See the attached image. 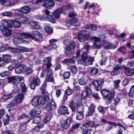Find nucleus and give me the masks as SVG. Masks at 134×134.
<instances>
[{
    "instance_id": "4d7b16f0",
    "label": "nucleus",
    "mask_w": 134,
    "mask_h": 134,
    "mask_svg": "<svg viewBox=\"0 0 134 134\" xmlns=\"http://www.w3.org/2000/svg\"><path fill=\"white\" fill-rule=\"evenodd\" d=\"M111 75L113 76L116 75L117 74V66H116L114 68L113 70L111 72Z\"/></svg>"
},
{
    "instance_id": "bb28decb",
    "label": "nucleus",
    "mask_w": 134,
    "mask_h": 134,
    "mask_svg": "<svg viewBox=\"0 0 134 134\" xmlns=\"http://www.w3.org/2000/svg\"><path fill=\"white\" fill-rule=\"evenodd\" d=\"M41 113V108L36 107L33 110L30 112V114L31 116H33L34 115H38Z\"/></svg>"
},
{
    "instance_id": "ddd939ff",
    "label": "nucleus",
    "mask_w": 134,
    "mask_h": 134,
    "mask_svg": "<svg viewBox=\"0 0 134 134\" xmlns=\"http://www.w3.org/2000/svg\"><path fill=\"white\" fill-rule=\"evenodd\" d=\"M71 120V118H68L66 120H62L60 125V127L64 129H67L70 125Z\"/></svg>"
},
{
    "instance_id": "774afa93",
    "label": "nucleus",
    "mask_w": 134,
    "mask_h": 134,
    "mask_svg": "<svg viewBox=\"0 0 134 134\" xmlns=\"http://www.w3.org/2000/svg\"><path fill=\"white\" fill-rule=\"evenodd\" d=\"M71 72L74 74H75L77 71V70L76 67L74 65L71 66Z\"/></svg>"
},
{
    "instance_id": "5701e85b",
    "label": "nucleus",
    "mask_w": 134,
    "mask_h": 134,
    "mask_svg": "<svg viewBox=\"0 0 134 134\" xmlns=\"http://www.w3.org/2000/svg\"><path fill=\"white\" fill-rule=\"evenodd\" d=\"M17 19L20 22L24 24H26L30 23L28 19L25 16L22 15H20V16L18 17L17 18Z\"/></svg>"
},
{
    "instance_id": "9b49d317",
    "label": "nucleus",
    "mask_w": 134,
    "mask_h": 134,
    "mask_svg": "<svg viewBox=\"0 0 134 134\" xmlns=\"http://www.w3.org/2000/svg\"><path fill=\"white\" fill-rule=\"evenodd\" d=\"M18 0L11 1L9 0H0V2L3 5L12 6L18 2Z\"/></svg>"
},
{
    "instance_id": "6e6552de",
    "label": "nucleus",
    "mask_w": 134,
    "mask_h": 134,
    "mask_svg": "<svg viewBox=\"0 0 134 134\" xmlns=\"http://www.w3.org/2000/svg\"><path fill=\"white\" fill-rule=\"evenodd\" d=\"M52 58L50 57L45 58L43 60V64L42 68H49L52 66L51 61Z\"/></svg>"
},
{
    "instance_id": "c9c22d12",
    "label": "nucleus",
    "mask_w": 134,
    "mask_h": 134,
    "mask_svg": "<svg viewBox=\"0 0 134 134\" xmlns=\"http://www.w3.org/2000/svg\"><path fill=\"white\" fill-rule=\"evenodd\" d=\"M32 69L33 67L32 66L26 67L25 66L24 72L25 73V74L28 75L31 74L33 71Z\"/></svg>"
},
{
    "instance_id": "f03ea898",
    "label": "nucleus",
    "mask_w": 134,
    "mask_h": 134,
    "mask_svg": "<svg viewBox=\"0 0 134 134\" xmlns=\"http://www.w3.org/2000/svg\"><path fill=\"white\" fill-rule=\"evenodd\" d=\"M101 93L102 96L104 97V99L107 101L108 102H110L111 99L114 98L115 92L114 91L110 93L108 90L103 89L101 90Z\"/></svg>"
},
{
    "instance_id": "1a4fd4ad",
    "label": "nucleus",
    "mask_w": 134,
    "mask_h": 134,
    "mask_svg": "<svg viewBox=\"0 0 134 134\" xmlns=\"http://www.w3.org/2000/svg\"><path fill=\"white\" fill-rule=\"evenodd\" d=\"M47 103H48L46 106L45 108L48 111L52 110L53 108L55 109L56 107V105L53 99H51L49 102Z\"/></svg>"
},
{
    "instance_id": "7c9ffc66",
    "label": "nucleus",
    "mask_w": 134,
    "mask_h": 134,
    "mask_svg": "<svg viewBox=\"0 0 134 134\" xmlns=\"http://www.w3.org/2000/svg\"><path fill=\"white\" fill-rule=\"evenodd\" d=\"M50 100L48 96L47 95L43 97L41 99L40 103L41 104L43 105L45 103H47L49 102Z\"/></svg>"
},
{
    "instance_id": "0eeeda50",
    "label": "nucleus",
    "mask_w": 134,
    "mask_h": 134,
    "mask_svg": "<svg viewBox=\"0 0 134 134\" xmlns=\"http://www.w3.org/2000/svg\"><path fill=\"white\" fill-rule=\"evenodd\" d=\"M104 82L103 80L100 79H98L97 80H93V85L97 91H99L101 89V86Z\"/></svg>"
},
{
    "instance_id": "09e8293b",
    "label": "nucleus",
    "mask_w": 134,
    "mask_h": 134,
    "mask_svg": "<svg viewBox=\"0 0 134 134\" xmlns=\"http://www.w3.org/2000/svg\"><path fill=\"white\" fill-rule=\"evenodd\" d=\"M2 57L5 61L10 60L11 57V55L9 54H6L5 55L3 54Z\"/></svg>"
},
{
    "instance_id": "de8ad7c7",
    "label": "nucleus",
    "mask_w": 134,
    "mask_h": 134,
    "mask_svg": "<svg viewBox=\"0 0 134 134\" xmlns=\"http://www.w3.org/2000/svg\"><path fill=\"white\" fill-rule=\"evenodd\" d=\"M98 72V71L97 69L96 68H93L91 70L90 74L91 75L94 76L97 74Z\"/></svg>"
},
{
    "instance_id": "052dcab7",
    "label": "nucleus",
    "mask_w": 134,
    "mask_h": 134,
    "mask_svg": "<svg viewBox=\"0 0 134 134\" xmlns=\"http://www.w3.org/2000/svg\"><path fill=\"white\" fill-rule=\"evenodd\" d=\"M23 77L22 76L20 77L18 76H15L16 84L18 83L19 82L23 80Z\"/></svg>"
},
{
    "instance_id": "ea45409f",
    "label": "nucleus",
    "mask_w": 134,
    "mask_h": 134,
    "mask_svg": "<svg viewBox=\"0 0 134 134\" xmlns=\"http://www.w3.org/2000/svg\"><path fill=\"white\" fill-rule=\"evenodd\" d=\"M79 83L81 85H84L87 83V81L85 77L81 78L79 80Z\"/></svg>"
},
{
    "instance_id": "b1692460",
    "label": "nucleus",
    "mask_w": 134,
    "mask_h": 134,
    "mask_svg": "<svg viewBox=\"0 0 134 134\" xmlns=\"http://www.w3.org/2000/svg\"><path fill=\"white\" fill-rule=\"evenodd\" d=\"M104 43L105 44H107L104 46V48L107 49H113L116 47V45L115 44H112L108 42H106L105 41H104Z\"/></svg>"
},
{
    "instance_id": "8fccbe9b",
    "label": "nucleus",
    "mask_w": 134,
    "mask_h": 134,
    "mask_svg": "<svg viewBox=\"0 0 134 134\" xmlns=\"http://www.w3.org/2000/svg\"><path fill=\"white\" fill-rule=\"evenodd\" d=\"M128 95L132 97H134V85L132 86L131 88L128 93Z\"/></svg>"
},
{
    "instance_id": "a19ab883",
    "label": "nucleus",
    "mask_w": 134,
    "mask_h": 134,
    "mask_svg": "<svg viewBox=\"0 0 134 134\" xmlns=\"http://www.w3.org/2000/svg\"><path fill=\"white\" fill-rule=\"evenodd\" d=\"M13 94H11L4 95L3 96V97L1 98V99L2 100L3 99L4 100H6L8 99L13 97Z\"/></svg>"
},
{
    "instance_id": "5fc2aeb1",
    "label": "nucleus",
    "mask_w": 134,
    "mask_h": 134,
    "mask_svg": "<svg viewBox=\"0 0 134 134\" xmlns=\"http://www.w3.org/2000/svg\"><path fill=\"white\" fill-rule=\"evenodd\" d=\"M20 85L21 88V90L23 92H25L26 91V87L24 83L21 82Z\"/></svg>"
},
{
    "instance_id": "4be33fe9",
    "label": "nucleus",
    "mask_w": 134,
    "mask_h": 134,
    "mask_svg": "<svg viewBox=\"0 0 134 134\" xmlns=\"http://www.w3.org/2000/svg\"><path fill=\"white\" fill-rule=\"evenodd\" d=\"M82 108V110L80 108L77 110V112L76 113V119L78 120H81L83 118L84 114L83 110V108Z\"/></svg>"
},
{
    "instance_id": "dca6fc26",
    "label": "nucleus",
    "mask_w": 134,
    "mask_h": 134,
    "mask_svg": "<svg viewBox=\"0 0 134 134\" xmlns=\"http://www.w3.org/2000/svg\"><path fill=\"white\" fill-rule=\"evenodd\" d=\"M12 20H2L1 21V24L2 25L0 27H3V28L6 27L12 28L13 26L11 24Z\"/></svg>"
},
{
    "instance_id": "412c9836",
    "label": "nucleus",
    "mask_w": 134,
    "mask_h": 134,
    "mask_svg": "<svg viewBox=\"0 0 134 134\" xmlns=\"http://www.w3.org/2000/svg\"><path fill=\"white\" fill-rule=\"evenodd\" d=\"M95 106L93 104H91L88 108V110L86 114V116H89L92 115L95 112Z\"/></svg>"
},
{
    "instance_id": "e433bc0d",
    "label": "nucleus",
    "mask_w": 134,
    "mask_h": 134,
    "mask_svg": "<svg viewBox=\"0 0 134 134\" xmlns=\"http://www.w3.org/2000/svg\"><path fill=\"white\" fill-rule=\"evenodd\" d=\"M8 49L10 51L16 53H20L21 51L19 50V48H14L11 47H8Z\"/></svg>"
},
{
    "instance_id": "c03bdc74",
    "label": "nucleus",
    "mask_w": 134,
    "mask_h": 134,
    "mask_svg": "<svg viewBox=\"0 0 134 134\" xmlns=\"http://www.w3.org/2000/svg\"><path fill=\"white\" fill-rule=\"evenodd\" d=\"M10 118V116L8 115L7 114L6 118H4L3 119V124L4 125H7L8 124Z\"/></svg>"
},
{
    "instance_id": "6e6d98bb",
    "label": "nucleus",
    "mask_w": 134,
    "mask_h": 134,
    "mask_svg": "<svg viewBox=\"0 0 134 134\" xmlns=\"http://www.w3.org/2000/svg\"><path fill=\"white\" fill-rule=\"evenodd\" d=\"M25 118H27L28 119V122L31 119L28 118V116L25 114H23L21 116H19L18 118V119L19 120L23 119Z\"/></svg>"
},
{
    "instance_id": "423d86ee",
    "label": "nucleus",
    "mask_w": 134,
    "mask_h": 134,
    "mask_svg": "<svg viewBox=\"0 0 134 134\" xmlns=\"http://www.w3.org/2000/svg\"><path fill=\"white\" fill-rule=\"evenodd\" d=\"M78 102L72 101L69 103V106L72 111H75L80 108L82 110V108L83 107V105L81 104V102H79V101H78Z\"/></svg>"
},
{
    "instance_id": "2f4dec72",
    "label": "nucleus",
    "mask_w": 134,
    "mask_h": 134,
    "mask_svg": "<svg viewBox=\"0 0 134 134\" xmlns=\"http://www.w3.org/2000/svg\"><path fill=\"white\" fill-rule=\"evenodd\" d=\"M76 60V57H74L72 58L65 59L63 62L65 64H71L74 63Z\"/></svg>"
},
{
    "instance_id": "37998d69",
    "label": "nucleus",
    "mask_w": 134,
    "mask_h": 134,
    "mask_svg": "<svg viewBox=\"0 0 134 134\" xmlns=\"http://www.w3.org/2000/svg\"><path fill=\"white\" fill-rule=\"evenodd\" d=\"M126 75L128 76H130L134 74V70L133 69H129L126 70L125 72Z\"/></svg>"
},
{
    "instance_id": "aec40b11",
    "label": "nucleus",
    "mask_w": 134,
    "mask_h": 134,
    "mask_svg": "<svg viewBox=\"0 0 134 134\" xmlns=\"http://www.w3.org/2000/svg\"><path fill=\"white\" fill-rule=\"evenodd\" d=\"M58 113L60 114H66L68 115L69 114V112L68 110L67 107L64 105H62L60 109L58 111Z\"/></svg>"
},
{
    "instance_id": "864d4df0",
    "label": "nucleus",
    "mask_w": 134,
    "mask_h": 134,
    "mask_svg": "<svg viewBox=\"0 0 134 134\" xmlns=\"http://www.w3.org/2000/svg\"><path fill=\"white\" fill-rule=\"evenodd\" d=\"M33 82L36 84V85L37 86L39 85L40 83V80L38 78L34 79L33 80Z\"/></svg>"
},
{
    "instance_id": "0e129e2a",
    "label": "nucleus",
    "mask_w": 134,
    "mask_h": 134,
    "mask_svg": "<svg viewBox=\"0 0 134 134\" xmlns=\"http://www.w3.org/2000/svg\"><path fill=\"white\" fill-rule=\"evenodd\" d=\"M46 81H50L51 82H54V79L52 77H51V76L47 75L46 78Z\"/></svg>"
},
{
    "instance_id": "a211bd4d",
    "label": "nucleus",
    "mask_w": 134,
    "mask_h": 134,
    "mask_svg": "<svg viewBox=\"0 0 134 134\" xmlns=\"http://www.w3.org/2000/svg\"><path fill=\"white\" fill-rule=\"evenodd\" d=\"M43 5L46 8H50L54 5V2L53 0H46L44 2Z\"/></svg>"
},
{
    "instance_id": "2eb2a0df",
    "label": "nucleus",
    "mask_w": 134,
    "mask_h": 134,
    "mask_svg": "<svg viewBox=\"0 0 134 134\" xmlns=\"http://www.w3.org/2000/svg\"><path fill=\"white\" fill-rule=\"evenodd\" d=\"M92 93V91L90 88L88 86H86L84 88V90L82 92V97L85 98L91 95Z\"/></svg>"
},
{
    "instance_id": "a18cd8bd",
    "label": "nucleus",
    "mask_w": 134,
    "mask_h": 134,
    "mask_svg": "<svg viewBox=\"0 0 134 134\" xmlns=\"http://www.w3.org/2000/svg\"><path fill=\"white\" fill-rule=\"evenodd\" d=\"M11 25L12 26V25H13L14 27L16 28H18L19 27L20 25V23L19 21H12V20Z\"/></svg>"
},
{
    "instance_id": "13d9d810",
    "label": "nucleus",
    "mask_w": 134,
    "mask_h": 134,
    "mask_svg": "<svg viewBox=\"0 0 134 134\" xmlns=\"http://www.w3.org/2000/svg\"><path fill=\"white\" fill-rule=\"evenodd\" d=\"M71 36L70 35L67 34L65 36V38L66 40H64V43L65 44L68 42L69 40H71Z\"/></svg>"
},
{
    "instance_id": "cd10ccee",
    "label": "nucleus",
    "mask_w": 134,
    "mask_h": 134,
    "mask_svg": "<svg viewBox=\"0 0 134 134\" xmlns=\"http://www.w3.org/2000/svg\"><path fill=\"white\" fill-rule=\"evenodd\" d=\"M31 9L28 6H26L21 8L20 10L23 13L27 14L29 13Z\"/></svg>"
},
{
    "instance_id": "603ef678",
    "label": "nucleus",
    "mask_w": 134,
    "mask_h": 134,
    "mask_svg": "<svg viewBox=\"0 0 134 134\" xmlns=\"http://www.w3.org/2000/svg\"><path fill=\"white\" fill-rule=\"evenodd\" d=\"M41 120V118L38 116H36L33 118V122L34 123L36 124H38L40 121Z\"/></svg>"
},
{
    "instance_id": "a878e982",
    "label": "nucleus",
    "mask_w": 134,
    "mask_h": 134,
    "mask_svg": "<svg viewBox=\"0 0 134 134\" xmlns=\"http://www.w3.org/2000/svg\"><path fill=\"white\" fill-rule=\"evenodd\" d=\"M25 66L21 65L19 66L15 70L16 74H19L21 72L23 73L25 71Z\"/></svg>"
},
{
    "instance_id": "473e14b6",
    "label": "nucleus",
    "mask_w": 134,
    "mask_h": 134,
    "mask_svg": "<svg viewBox=\"0 0 134 134\" xmlns=\"http://www.w3.org/2000/svg\"><path fill=\"white\" fill-rule=\"evenodd\" d=\"M85 28L87 29L95 30H97V26L96 25L94 24H88L85 26Z\"/></svg>"
},
{
    "instance_id": "f3484780",
    "label": "nucleus",
    "mask_w": 134,
    "mask_h": 134,
    "mask_svg": "<svg viewBox=\"0 0 134 134\" xmlns=\"http://www.w3.org/2000/svg\"><path fill=\"white\" fill-rule=\"evenodd\" d=\"M0 30L3 34L5 36H9L12 34L11 30L8 29V27L3 28V27H0Z\"/></svg>"
},
{
    "instance_id": "4c0bfd02",
    "label": "nucleus",
    "mask_w": 134,
    "mask_h": 134,
    "mask_svg": "<svg viewBox=\"0 0 134 134\" xmlns=\"http://www.w3.org/2000/svg\"><path fill=\"white\" fill-rule=\"evenodd\" d=\"M46 32L49 34H51L53 32V30L51 27L48 25L44 27Z\"/></svg>"
},
{
    "instance_id": "338daca9",
    "label": "nucleus",
    "mask_w": 134,
    "mask_h": 134,
    "mask_svg": "<svg viewBox=\"0 0 134 134\" xmlns=\"http://www.w3.org/2000/svg\"><path fill=\"white\" fill-rule=\"evenodd\" d=\"M88 58L87 57V53H83L81 56V59L83 61H86L87 60Z\"/></svg>"
},
{
    "instance_id": "f8f14e48",
    "label": "nucleus",
    "mask_w": 134,
    "mask_h": 134,
    "mask_svg": "<svg viewBox=\"0 0 134 134\" xmlns=\"http://www.w3.org/2000/svg\"><path fill=\"white\" fill-rule=\"evenodd\" d=\"M18 0L11 1L9 0H0V2L3 5L12 6L18 2Z\"/></svg>"
},
{
    "instance_id": "20e7f679",
    "label": "nucleus",
    "mask_w": 134,
    "mask_h": 134,
    "mask_svg": "<svg viewBox=\"0 0 134 134\" xmlns=\"http://www.w3.org/2000/svg\"><path fill=\"white\" fill-rule=\"evenodd\" d=\"M90 36V34L87 33L86 30L81 31L78 33V39L80 42H84L88 40Z\"/></svg>"
},
{
    "instance_id": "9d476101",
    "label": "nucleus",
    "mask_w": 134,
    "mask_h": 134,
    "mask_svg": "<svg viewBox=\"0 0 134 134\" xmlns=\"http://www.w3.org/2000/svg\"><path fill=\"white\" fill-rule=\"evenodd\" d=\"M123 125L124 123L121 120H118V128H119V130H118V134H123L122 130H126V126H125Z\"/></svg>"
},
{
    "instance_id": "58836bf2",
    "label": "nucleus",
    "mask_w": 134,
    "mask_h": 134,
    "mask_svg": "<svg viewBox=\"0 0 134 134\" xmlns=\"http://www.w3.org/2000/svg\"><path fill=\"white\" fill-rule=\"evenodd\" d=\"M86 124H87L88 126L90 125L92 127H96L99 126V124H95L93 121L88 120L86 121Z\"/></svg>"
},
{
    "instance_id": "7ed1b4c3",
    "label": "nucleus",
    "mask_w": 134,
    "mask_h": 134,
    "mask_svg": "<svg viewBox=\"0 0 134 134\" xmlns=\"http://www.w3.org/2000/svg\"><path fill=\"white\" fill-rule=\"evenodd\" d=\"M24 98V96L22 94L18 95L15 97V99L8 104V107L11 108L16 106L19 103L21 102Z\"/></svg>"
},
{
    "instance_id": "49530a36",
    "label": "nucleus",
    "mask_w": 134,
    "mask_h": 134,
    "mask_svg": "<svg viewBox=\"0 0 134 134\" xmlns=\"http://www.w3.org/2000/svg\"><path fill=\"white\" fill-rule=\"evenodd\" d=\"M19 50H20L21 53L22 51H24L25 52H30L31 51V50L30 49H29L25 47L20 46L19 47Z\"/></svg>"
},
{
    "instance_id": "72a5a7b5",
    "label": "nucleus",
    "mask_w": 134,
    "mask_h": 134,
    "mask_svg": "<svg viewBox=\"0 0 134 134\" xmlns=\"http://www.w3.org/2000/svg\"><path fill=\"white\" fill-rule=\"evenodd\" d=\"M94 60V58L93 57H88L87 61H84L85 62H86L85 65L86 66H89L92 64Z\"/></svg>"
},
{
    "instance_id": "680f3d73",
    "label": "nucleus",
    "mask_w": 134,
    "mask_h": 134,
    "mask_svg": "<svg viewBox=\"0 0 134 134\" xmlns=\"http://www.w3.org/2000/svg\"><path fill=\"white\" fill-rule=\"evenodd\" d=\"M42 71L41 73V76L42 77H43L46 74V71L48 68H42Z\"/></svg>"
},
{
    "instance_id": "bf43d9fd",
    "label": "nucleus",
    "mask_w": 134,
    "mask_h": 134,
    "mask_svg": "<svg viewBox=\"0 0 134 134\" xmlns=\"http://www.w3.org/2000/svg\"><path fill=\"white\" fill-rule=\"evenodd\" d=\"M72 20L74 21L72 23L73 25L79 26L80 25V23L76 18H75L72 19Z\"/></svg>"
},
{
    "instance_id": "39448f33",
    "label": "nucleus",
    "mask_w": 134,
    "mask_h": 134,
    "mask_svg": "<svg viewBox=\"0 0 134 134\" xmlns=\"http://www.w3.org/2000/svg\"><path fill=\"white\" fill-rule=\"evenodd\" d=\"M57 39H53L49 41L50 44L47 46V47L44 46L42 49V52L46 53L47 51H50L54 49H55L57 47V45L54 42H57Z\"/></svg>"
},
{
    "instance_id": "f704fd0d",
    "label": "nucleus",
    "mask_w": 134,
    "mask_h": 134,
    "mask_svg": "<svg viewBox=\"0 0 134 134\" xmlns=\"http://www.w3.org/2000/svg\"><path fill=\"white\" fill-rule=\"evenodd\" d=\"M13 43L15 44L22 43L23 42V39L20 38H15L12 40Z\"/></svg>"
},
{
    "instance_id": "e2e57ef3",
    "label": "nucleus",
    "mask_w": 134,
    "mask_h": 134,
    "mask_svg": "<svg viewBox=\"0 0 134 134\" xmlns=\"http://www.w3.org/2000/svg\"><path fill=\"white\" fill-rule=\"evenodd\" d=\"M9 72L8 71H6L3 72L0 74V76L2 77L7 76L9 74Z\"/></svg>"
},
{
    "instance_id": "f257e3e1",
    "label": "nucleus",
    "mask_w": 134,
    "mask_h": 134,
    "mask_svg": "<svg viewBox=\"0 0 134 134\" xmlns=\"http://www.w3.org/2000/svg\"><path fill=\"white\" fill-rule=\"evenodd\" d=\"M19 36L24 38H31L34 41H41L42 38V35L39 32L37 31L34 32L33 34L25 33L18 34V36Z\"/></svg>"
},
{
    "instance_id": "393cba45",
    "label": "nucleus",
    "mask_w": 134,
    "mask_h": 134,
    "mask_svg": "<svg viewBox=\"0 0 134 134\" xmlns=\"http://www.w3.org/2000/svg\"><path fill=\"white\" fill-rule=\"evenodd\" d=\"M40 97V96L39 95L35 96L31 102L32 105L34 106H37Z\"/></svg>"
},
{
    "instance_id": "69168bd1",
    "label": "nucleus",
    "mask_w": 134,
    "mask_h": 134,
    "mask_svg": "<svg viewBox=\"0 0 134 134\" xmlns=\"http://www.w3.org/2000/svg\"><path fill=\"white\" fill-rule=\"evenodd\" d=\"M1 14L3 16H5L8 17H10L12 14V13L9 12H5L1 13Z\"/></svg>"
},
{
    "instance_id": "c756f323",
    "label": "nucleus",
    "mask_w": 134,
    "mask_h": 134,
    "mask_svg": "<svg viewBox=\"0 0 134 134\" xmlns=\"http://www.w3.org/2000/svg\"><path fill=\"white\" fill-rule=\"evenodd\" d=\"M29 25L30 27L35 29H39L40 27L38 23L35 21H33L30 23Z\"/></svg>"
},
{
    "instance_id": "79ce46f5",
    "label": "nucleus",
    "mask_w": 134,
    "mask_h": 134,
    "mask_svg": "<svg viewBox=\"0 0 134 134\" xmlns=\"http://www.w3.org/2000/svg\"><path fill=\"white\" fill-rule=\"evenodd\" d=\"M8 79L9 82H13L14 85H16L15 76L9 77L8 78Z\"/></svg>"
},
{
    "instance_id": "6ab92c4d",
    "label": "nucleus",
    "mask_w": 134,
    "mask_h": 134,
    "mask_svg": "<svg viewBox=\"0 0 134 134\" xmlns=\"http://www.w3.org/2000/svg\"><path fill=\"white\" fill-rule=\"evenodd\" d=\"M75 47V44L74 42L72 41L69 42V46L67 47L66 51L65 52V54L69 55L71 53V50L74 49Z\"/></svg>"
},
{
    "instance_id": "c85d7f7f",
    "label": "nucleus",
    "mask_w": 134,
    "mask_h": 134,
    "mask_svg": "<svg viewBox=\"0 0 134 134\" xmlns=\"http://www.w3.org/2000/svg\"><path fill=\"white\" fill-rule=\"evenodd\" d=\"M63 9L61 8H59L56 9L54 12V16L55 18H60V14L62 12Z\"/></svg>"
},
{
    "instance_id": "4468645a",
    "label": "nucleus",
    "mask_w": 134,
    "mask_h": 134,
    "mask_svg": "<svg viewBox=\"0 0 134 134\" xmlns=\"http://www.w3.org/2000/svg\"><path fill=\"white\" fill-rule=\"evenodd\" d=\"M42 12L43 13H45L47 15V17L49 21L53 23H55L56 21L54 19L53 17L52 16L51 13L47 9H45L42 10Z\"/></svg>"
},
{
    "instance_id": "3c124183",
    "label": "nucleus",
    "mask_w": 134,
    "mask_h": 134,
    "mask_svg": "<svg viewBox=\"0 0 134 134\" xmlns=\"http://www.w3.org/2000/svg\"><path fill=\"white\" fill-rule=\"evenodd\" d=\"M91 39L93 42V44L97 43V42H99L100 40V38L96 36L92 37L91 38Z\"/></svg>"
}]
</instances>
